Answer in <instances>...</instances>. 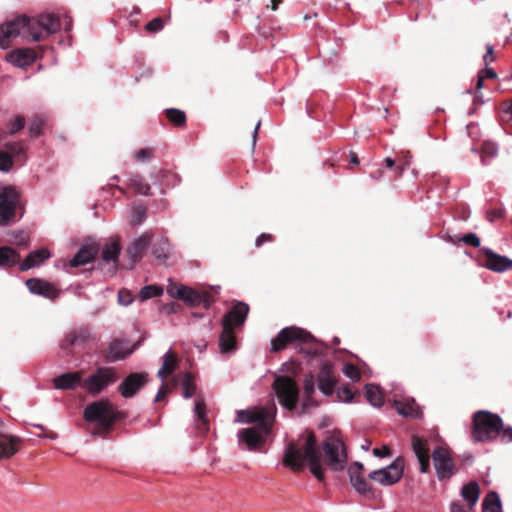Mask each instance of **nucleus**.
Here are the masks:
<instances>
[{
  "label": "nucleus",
  "instance_id": "nucleus-1",
  "mask_svg": "<svg viewBox=\"0 0 512 512\" xmlns=\"http://www.w3.org/2000/svg\"><path fill=\"white\" fill-rule=\"evenodd\" d=\"M42 29L47 36L56 34L62 29L61 16L54 13H41L35 18L18 16L0 25V48L6 49L12 38L21 37L27 42H37L43 39Z\"/></svg>",
  "mask_w": 512,
  "mask_h": 512
},
{
  "label": "nucleus",
  "instance_id": "nucleus-2",
  "mask_svg": "<svg viewBox=\"0 0 512 512\" xmlns=\"http://www.w3.org/2000/svg\"><path fill=\"white\" fill-rule=\"evenodd\" d=\"M308 463L311 473L320 481L323 480V466L320 452L312 433L301 435L297 441L287 443L283 456V464L293 471H302Z\"/></svg>",
  "mask_w": 512,
  "mask_h": 512
},
{
  "label": "nucleus",
  "instance_id": "nucleus-3",
  "mask_svg": "<svg viewBox=\"0 0 512 512\" xmlns=\"http://www.w3.org/2000/svg\"><path fill=\"white\" fill-rule=\"evenodd\" d=\"M25 214V202L20 189L0 183V227L19 222Z\"/></svg>",
  "mask_w": 512,
  "mask_h": 512
},
{
  "label": "nucleus",
  "instance_id": "nucleus-4",
  "mask_svg": "<svg viewBox=\"0 0 512 512\" xmlns=\"http://www.w3.org/2000/svg\"><path fill=\"white\" fill-rule=\"evenodd\" d=\"M503 428L502 418L487 410H480L473 415L472 439L474 442H490L498 438Z\"/></svg>",
  "mask_w": 512,
  "mask_h": 512
},
{
  "label": "nucleus",
  "instance_id": "nucleus-5",
  "mask_svg": "<svg viewBox=\"0 0 512 512\" xmlns=\"http://www.w3.org/2000/svg\"><path fill=\"white\" fill-rule=\"evenodd\" d=\"M83 418L88 423H94L104 430H110L116 421V412L108 399H100L85 407Z\"/></svg>",
  "mask_w": 512,
  "mask_h": 512
},
{
  "label": "nucleus",
  "instance_id": "nucleus-6",
  "mask_svg": "<svg viewBox=\"0 0 512 512\" xmlns=\"http://www.w3.org/2000/svg\"><path fill=\"white\" fill-rule=\"evenodd\" d=\"M167 293L170 297L182 300L189 307L202 306L209 309L213 300L207 291H198L183 284H169Z\"/></svg>",
  "mask_w": 512,
  "mask_h": 512
},
{
  "label": "nucleus",
  "instance_id": "nucleus-7",
  "mask_svg": "<svg viewBox=\"0 0 512 512\" xmlns=\"http://www.w3.org/2000/svg\"><path fill=\"white\" fill-rule=\"evenodd\" d=\"M117 380V373L113 367H99L93 374L82 382V388L90 395L96 396L102 393Z\"/></svg>",
  "mask_w": 512,
  "mask_h": 512
},
{
  "label": "nucleus",
  "instance_id": "nucleus-8",
  "mask_svg": "<svg viewBox=\"0 0 512 512\" xmlns=\"http://www.w3.org/2000/svg\"><path fill=\"white\" fill-rule=\"evenodd\" d=\"M322 447L329 468L335 472L342 471L347 464V452L343 441L337 436H329Z\"/></svg>",
  "mask_w": 512,
  "mask_h": 512
},
{
  "label": "nucleus",
  "instance_id": "nucleus-9",
  "mask_svg": "<svg viewBox=\"0 0 512 512\" xmlns=\"http://www.w3.org/2000/svg\"><path fill=\"white\" fill-rule=\"evenodd\" d=\"M276 416V407L260 408L257 410H238L235 422L256 423L264 433H271Z\"/></svg>",
  "mask_w": 512,
  "mask_h": 512
},
{
  "label": "nucleus",
  "instance_id": "nucleus-10",
  "mask_svg": "<svg viewBox=\"0 0 512 512\" xmlns=\"http://www.w3.org/2000/svg\"><path fill=\"white\" fill-rule=\"evenodd\" d=\"M273 389L283 408L293 410L296 407L299 390L294 380L287 376L276 377Z\"/></svg>",
  "mask_w": 512,
  "mask_h": 512
},
{
  "label": "nucleus",
  "instance_id": "nucleus-11",
  "mask_svg": "<svg viewBox=\"0 0 512 512\" xmlns=\"http://www.w3.org/2000/svg\"><path fill=\"white\" fill-rule=\"evenodd\" d=\"M299 341L303 343H310L315 341L314 336L308 331L298 327H285L279 331L277 336L271 340V350L278 352L282 350L287 344Z\"/></svg>",
  "mask_w": 512,
  "mask_h": 512
},
{
  "label": "nucleus",
  "instance_id": "nucleus-12",
  "mask_svg": "<svg viewBox=\"0 0 512 512\" xmlns=\"http://www.w3.org/2000/svg\"><path fill=\"white\" fill-rule=\"evenodd\" d=\"M404 460L400 457L394 459L388 466L374 470L368 474L369 479L383 485L391 486L403 476Z\"/></svg>",
  "mask_w": 512,
  "mask_h": 512
},
{
  "label": "nucleus",
  "instance_id": "nucleus-13",
  "mask_svg": "<svg viewBox=\"0 0 512 512\" xmlns=\"http://www.w3.org/2000/svg\"><path fill=\"white\" fill-rule=\"evenodd\" d=\"M26 161V147L20 142H7L0 149V172L8 173L15 162Z\"/></svg>",
  "mask_w": 512,
  "mask_h": 512
},
{
  "label": "nucleus",
  "instance_id": "nucleus-14",
  "mask_svg": "<svg viewBox=\"0 0 512 512\" xmlns=\"http://www.w3.org/2000/svg\"><path fill=\"white\" fill-rule=\"evenodd\" d=\"M432 460L436 476L440 481L450 479L455 474V464L447 448L443 446L435 447L432 452Z\"/></svg>",
  "mask_w": 512,
  "mask_h": 512
},
{
  "label": "nucleus",
  "instance_id": "nucleus-15",
  "mask_svg": "<svg viewBox=\"0 0 512 512\" xmlns=\"http://www.w3.org/2000/svg\"><path fill=\"white\" fill-rule=\"evenodd\" d=\"M120 253L121 246L118 241H111L106 243L101 251L98 268L105 274L113 276L119 266Z\"/></svg>",
  "mask_w": 512,
  "mask_h": 512
},
{
  "label": "nucleus",
  "instance_id": "nucleus-16",
  "mask_svg": "<svg viewBox=\"0 0 512 512\" xmlns=\"http://www.w3.org/2000/svg\"><path fill=\"white\" fill-rule=\"evenodd\" d=\"M136 349L135 345H131L126 339H113L107 348L105 360L109 363L121 361L130 356Z\"/></svg>",
  "mask_w": 512,
  "mask_h": 512
},
{
  "label": "nucleus",
  "instance_id": "nucleus-17",
  "mask_svg": "<svg viewBox=\"0 0 512 512\" xmlns=\"http://www.w3.org/2000/svg\"><path fill=\"white\" fill-rule=\"evenodd\" d=\"M269 434L264 433L259 424L256 427L241 429L237 433L239 446L242 449L253 450L262 444Z\"/></svg>",
  "mask_w": 512,
  "mask_h": 512
},
{
  "label": "nucleus",
  "instance_id": "nucleus-18",
  "mask_svg": "<svg viewBox=\"0 0 512 512\" xmlns=\"http://www.w3.org/2000/svg\"><path fill=\"white\" fill-rule=\"evenodd\" d=\"M481 252L485 255L486 260L483 267L490 271L503 273L512 269V259L507 256L500 255L494 252L489 247H482Z\"/></svg>",
  "mask_w": 512,
  "mask_h": 512
},
{
  "label": "nucleus",
  "instance_id": "nucleus-19",
  "mask_svg": "<svg viewBox=\"0 0 512 512\" xmlns=\"http://www.w3.org/2000/svg\"><path fill=\"white\" fill-rule=\"evenodd\" d=\"M148 374L145 372L131 373L118 386V392L124 398H132L147 383Z\"/></svg>",
  "mask_w": 512,
  "mask_h": 512
},
{
  "label": "nucleus",
  "instance_id": "nucleus-20",
  "mask_svg": "<svg viewBox=\"0 0 512 512\" xmlns=\"http://www.w3.org/2000/svg\"><path fill=\"white\" fill-rule=\"evenodd\" d=\"M249 313V306L244 302H237L222 318V328H234L244 324Z\"/></svg>",
  "mask_w": 512,
  "mask_h": 512
},
{
  "label": "nucleus",
  "instance_id": "nucleus-21",
  "mask_svg": "<svg viewBox=\"0 0 512 512\" xmlns=\"http://www.w3.org/2000/svg\"><path fill=\"white\" fill-rule=\"evenodd\" d=\"M411 448L419 463V471L423 474L430 471V455L427 441L417 435L411 438Z\"/></svg>",
  "mask_w": 512,
  "mask_h": 512
},
{
  "label": "nucleus",
  "instance_id": "nucleus-22",
  "mask_svg": "<svg viewBox=\"0 0 512 512\" xmlns=\"http://www.w3.org/2000/svg\"><path fill=\"white\" fill-rule=\"evenodd\" d=\"M25 284L32 294L43 296L50 300H54L59 297L60 290L46 280L30 278Z\"/></svg>",
  "mask_w": 512,
  "mask_h": 512
},
{
  "label": "nucleus",
  "instance_id": "nucleus-23",
  "mask_svg": "<svg viewBox=\"0 0 512 512\" xmlns=\"http://www.w3.org/2000/svg\"><path fill=\"white\" fill-rule=\"evenodd\" d=\"M151 241L152 234L149 232H145L139 237L135 238L127 247V254L132 262L131 268L134 266L135 263H137L143 258Z\"/></svg>",
  "mask_w": 512,
  "mask_h": 512
},
{
  "label": "nucleus",
  "instance_id": "nucleus-24",
  "mask_svg": "<svg viewBox=\"0 0 512 512\" xmlns=\"http://www.w3.org/2000/svg\"><path fill=\"white\" fill-rule=\"evenodd\" d=\"M37 58V54L32 48H19L11 51L7 60L17 67H27L31 65Z\"/></svg>",
  "mask_w": 512,
  "mask_h": 512
},
{
  "label": "nucleus",
  "instance_id": "nucleus-25",
  "mask_svg": "<svg viewBox=\"0 0 512 512\" xmlns=\"http://www.w3.org/2000/svg\"><path fill=\"white\" fill-rule=\"evenodd\" d=\"M82 373L80 371L63 373L53 379L55 389L73 390L82 386Z\"/></svg>",
  "mask_w": 512,
  "mask_h": 512
},
{
  "label": "nucleus",
  "instance_id": "nucleus-26",
  "mask_svg": "<svg viewBox=\"0 0 512 512\" xmlns=\"http://www.w3.org/2000/svg\"><path fill=\"white\" fill-rule=\"evenodd\" d=\"M92 339V333L88 327H80L79 329L68 333L62 341L61 348L69 349L75 345H83Z\"/></svg>",
  "mask_w": 512,
  "mask_h": 512
},
{
  "label": "nucleus",
  "instance_id": "nucleus-27",
  "mask_svg": "<svg viewBox=\"0 0 512 512\" xmlns=\"http://www.w3.org/2000/svg\"><path fill=\"white\" fill-rule=\"evenodd\" d=\"M393 406L398 414L404 417L421 418L423 415L420 406L416 404L413 398L401 400L395 399Z\"/></svg>",
  "mask_w": 512,
  "mask_h": 512
},
{
  "label": "nucleus",
  "instance_id": "nucleus-28",
  "mask_svg": "<svg viewBox=\"0 0 512 512\" xmlns=\"http://www.w3.org/2000/svg\"><path fill=\"white\" fill-rule=\"evenodd\" d=\"M51 254L48 249L40 248L30 252L26 258L20 263L21 271H28L31 268L39 266L46 259L50 258Z\"/></svg>",
  "mask_w": 512,
  "mask_h": 512
},
{
  "label": "nucleus",
  "instance_id": "nucleus-29",
  "mask_svg": "<svg viewBox=\"0 0 512 512\" xmlns=\"http://www.w3.org/2000/svg\"><path fill=\"white\" fill-rule=\"evenodd\" d=\"M97 254V248L94 245H82L73 258L70 260L71 267H79L93 261Z\"/></svg>",
  "mask_w": 512,
  "mask_h": 512
},
{
  "label": "nucleus",
  "instance_id": "nucleus-30",
  "mask_svg": "<svg viewBox=\"0 0 512 512\" xmlns=\"http://www.w3.org/2000/svg\"><path fill=\"white\" fill-rule=\"evenodd\" d=\"M20 438L0 433V460L13 456L18 451Z\"/></svg>",
  "mask_w": 512,
  "mask_h": 512
},
{
  "label": "nucleus",
  "instance_id": "nucleus-31",
  "mask_svg": "<svg viewBox=\"0 0 512 512\" xmlns=\"http://www.w3.org/2000/svg\"><path fill=\"white\" fill-rule=\"evenodd\" d=\"M319 390L326 396H330L334 392L335 379L327 365H323L318 376Z\"/></svg>",
  "mask_w": 512,
  "mask_h": 512
},
{
  "label": "nucleus",
  "instance_id": "nucleus-32",
  "mask_svg": "<svg viewBox=\"0 0 512 512\" xmlns=\"http://www.w3.org/2000/svg\"><path fill=\"white\" fill-rule=\"evenodd\" d=\"M21 255L9 246L0 247V268H11L20 265Z\"/></svg>",
  "mask_w": 512,
  "mask_h": 512
},
{
  "label": "nucleus",
  "instance_id": "nucleus-33",
  "mask_svg": "<svg viewBox=\"0 0 512 512\" xmlns=\"http://www.w3.org/2000/svg\"><path fill=\"white\" fill-rule=\"evenodd\" d=\"M480 495V487L479 484L475 481H471L465 485H463L461 489L462 498L469 503L470 510L473 509V506L477 503Z\"/></svg>",
  "mask_w": 512,
  "mask_h": 512
},
{
  "label": "nucleus",
  "instance_id": "nucleus-34",
  "mask_svg": "<svg viewBox=\"0 0 512 512\" xmlns=\"http://www.w3.org/2000/svg\"><path fill=\"white\" fill-rule=\"evenodd\" d=\"M236 341L234 330L230 328H222V333L219 337V349L222 354L230 353L235 350Z\"/></svg>",
  "mask_w": 512,
  "mask_h": 512
},
{
  "label": "nucleus",
  "instance_id": "nucleus-35",
  "mask_svg": "<svg viewBox=\"0 0 512 512\" xmlns=\"http://www.w3.org/2000/svg\"><path fill=\"white\" fill-rule=\"evenodd\" d=\"M194 415L198 425V428L201 430H208V418L206 416V404L203 398L198 397L194 403Z\"/></svg>",
  "mask_w": 512,
  "mask_h": 512
},
{
  "label": "nucleus",
  "instance_id": "nucleus-36",
  "mask_svg": "<svg viewBox=\"0 0 512 512\" xmlns=\"http://www.w3.org/2000/svg\"><path fill=\"white\" fill-rule=\"evenodd\" d=\"M170 250L171 245L169 240L166 237H161L153 244L152 254L156 259L164 262L169 257Z\"/></svg>",
  "mask_w": 512,
  "mask_h": 512
},
{
  "label": "nucleus",
  "instance_id": "nucleus-37",
  "mask_svg": "<svg viewBox=\"0 0 512 512\" xmlns=\"http://www.w3.org/2000/svg\"><path fill=\"white\" fill-rule=\"evenodd\" d=\"M366 400L374 407H381L384 403V398L380 388L374 384L365 385Z\"/></svg>",
  "mask_w": 512,
  "mask_h": 512
},
{
  "label": "nucleus",
  "instance_id": "nucleus-38",
  "mask_svg": "<svg viewBox=\"0 0 512 512\" xmlns=\"http://www.w3.org/2000/svg\"><path fill=\"white\" fill-rule=\"evenodd\" d=\"M483 512H501L502 504L498 493L492 491L489 492L482 502Z\"/></svg>",
  "mask_w": 512,
  "mask_h": 512
},
{
  "label": "nucleus",
  "instance_id": "nucleus-39",
  "mask_svg": "<svg viewBox=\"0 0 512 512\" xmlns=\"http://www.w3.org/2000/svg\"><path fill=\"white\" fill-rule=\"evenodd\" d=\"M129 186L133 188L138 194L148 196L150 195V185L145 182L143 176L140 174H131L128 178Z\"/></svg>",
  "mask_w": 512,
  "mask_h": 512
},
{
  "label": "nucleus",
  "instance_id": "nucleus-40",
  "mask_svg": "<svg viewBox=\"0 0 512 512\" xmlns=\"http://www.w3.org/2000/svg\"><path fill=\"white\" fill-rule=\"evenodd\" d=\"M181 385L183 388L182 396L185 399H189L195 394L197 387L196 384L194 383L193 376L190 372H186L183 375Z\"/></svg>",
  "mask_w": 512,
  "mask_h": 512
},
{
  "label": "nucleus",
  "instance_id": "nucleus-41",
  "mask_svg": "<svg viewBox=\"0 0 512 512\" xmlns=\"http://www.w3.org/2000/svg\"><path fill=\"white\" fill-rule=\"evenodd\" d=\"M498 154V146L494 142H484L481 148V163L486 166L489 165L487 158H494Z\"/></svg>",
  "mask_w": 512,
  "mask_h": 512
},
{
  "label": "nucleus",
  "instance_id": "nucleus-42",
  "mask_svg": "<svg viewBox=\"0 0 512 512\" xmlns=\"http://www.w3.org/2000/svg\"><path fill=\"white\" fill-rule=\"evenodd\" d=\"M147 211L143 204H137L132 207L130 222L133 226L141 225L146 219Z\"/></svg>",
  "mask_w": 512,
  "mask_h": 512
},
{
  "label": "nucleus",
  "instance_id": "nucleus-43",
  "mask_svg": "<svg viewBox=\"0 0 512 512\" xmlns=\"http://www.w3.org/2000/svg\"><path fill=\"white\" fill-rule=\"evenodd\" d=\"M163 294V288L157 285H147L141 288L139 292V298L141 301L161 296Z\"/></svg>",
  "mask_w": 512,
  "mask_h": 512
},
{
  "label": "nucleus",
  "instance_id": "nucleus-44",
  "mask_svg": "<svg viewBox=\"0 0 512 512\" xmlns=\"http://www.w3.org/2000/svg\"><path fill=\"white\" fill-rule=\"evenodd\" d=\"M166 116L172 123H174L177 126L183 125L186 121V115H185L184 111L179 110V109H175V108L167 109Z\"/></svg>",
  "mask_w": 512,
  "mask_h": 512
},
{
  "label": "nucleus",
  "instance_id": "nucleus-45",
  "mask_svg": "<svg viewBox=\"0 0 512 512\" xmlns=\"http://www.w3.org/2000/svg\"><path fill=\"white\" fill-rule=\"evenodd\" d=\"M25 126V118L23 116H16L14 119L10 120L6 127L9 135H14L18 131L22 130Z\"/></svg>",
  "mask_w": 512,
  "mask_h": 512
},
{
  "label": "nucleus",
  "instance_id": "nucleus-46",
  "mask_svg": "<svg viewBox=\"0 0 512 512\" xmlns=\"http://www.w3.org/2000/svg\"><path fill=\"white\" fill-rule=\"evenodd\" d=\"M411 164V155L408 151L402 152V156L397 160V177H401Z\"/></svg>",
  "mask_w": 512,
  "mask_h": 512
},
{
  "label": "nucleus",
  "instance_id": "nucleus-47",
  "mask_svg": "<svg viewBox=\"0 0 512 512\" xmlns=\"http://www.w3.org/2000/svg\"><path fill=\"white\" fill-rule=\"evenodd\" d=\"M162 368H164L168 372H173L176 365V356L172 352L171 349H169L162 357Z\"/></svg>",
  "mask_w": 512,
  "mask_h": 512
},
{
  "label": "nucleus",
  "instance_id": "nucleus-48",
  "mask_svg": "<svg viewBox=\"0 0 512 512\" xmlns=\"http://www.w3.org/2000/svg\"><path fill=\"white\" fill-rule=\"evenodd\" d=\"M10 242L18 246L27 247L29 243V237L24 231H14L11 233Z\"/></svg>",
  "mask_w": 512,
  "mask_h": 512
},
{
  "label": "nucleus",
  "instance_id": "nucleus-49",
  "mask_svg": "<svg viewBox=\"0 0 512 512\" xmlns=\"http://www.w3.org/2000/svg\"><path fill=\"white\" fill-rule=\"evenodd\" d=\"M352 487L361 495H368L372 493L373 490L372 486L365 478L358 481L355 480V483L352 484Z\"/></svg>",
  "mask_w": 512,
  "mask_h": 512
},
{
  "label": "nucleus",
  "instance_id": "nucleus-50",
  "mask_svg": "<svg viewBox=\"0 0 512 512\" xmlns=\"http://www.w3.org/2000/svg\"><path fill=\"white\" fill-rule=\"evenodd\" d=\"M44 121L40 117H35L29 125V134L31 137H38L42 133Z\"/></svg>",
  "mask_w": 512,
  "mask_h": 512
},
{
  "label": "nucleus",
  "instance_id": "nucleus-51",
  "mask_svg": "<svg viewBox=\"0 0 512 512\" xmlns=\"http://www.w3.org/2000/svg\"><path fill=\"white\" fill-rule=\"evenodd\" d=\"M343 373L346 377H348L354 382L360 379V372L354 364L346 363L343 366Z\"/></svg>",
  "mask_w": 512,
  "mask_h": 512
},
{
  "label": "nucleus",
  "instance_id": "nucleus-52",
  "mask_svg": "<svg viewBox=\"0 0 512 512\" xmlns=\"http://www.w3.org/2000/svg\"><path fill=\"white\" fill-rule=\"evenodd\" d=\"M460 241H462L466 245H470V246L475 247V248L480 247V245H481L480 238L477 236V234H475L473 232H470V233H467V234L463 235L460 238Z\"/></svg>",
  "mask_w": 512,
  "mask_h": 512
},
{
  "label": "nucleus",
  "instance_id": "nucleus-53",
  "mask_svg": "<svg viewBox=\"0 0 512 512\" xmlns=\"http://www.w3.org/2000/svg\"><path fill=\"white\" fill-rule=\"evenodd\" d=\"M305 396L309 399L315 391V381L312 375H306L303 381Z\"/></svg>",
  "mask_w": 512,
  "mask_h": 512
},
{
  "label": "nucleus",
  "instance_id": "nucleus-54",
  "mask_svg": "<svg viewBox=\"0 0 512 512\" xmlns=\"http://www.w3.org/2000/svg\"><path fill=\"white\" fill-rule=\"evenodd\" d=\"M134 298L130 291L120 290L118 292V303L122 306H129L133 303Z\"/></svg>",
  "mask_w": 512,
  "mask_h": 512
},
{
  "label": "nucleus",
  "instance_id": "nucleus-55",
  "mask_svg": "<svg viewBox=\"0 0 512 512\" xmlns=\"http://www.w3.org/2000/svg\"><path fill=\"white\" fill-rule=\"evenodd\" d=\"M163 27H164L163 19L160 17H156V18L152 19L145 26L146 30H148L150 32L161 31L163 29Z\"/></svg>",
  "mask_w": 512,
  "mask_h": 512
},
{
  "label": "nucleus",
  "instance_id": "nucleus-56",
  "mask_svg": "<svg viewBox=\"0 0 512 512\" xmlns=\"http://www.w3.org/2000/svg\"><path fill=\"white\" fill-rule=\"evenodd\" d=\"M153 155V149L152 148H142L139 151L134 153V157L137 161L140 162H146L151 159Z\"/></svg>",
  "mask_w": 512,
  "mask_h": 512
},
{
  "label": "nucleus",
  "instance_id": "nucleus-57",
  "mask_svg": "<svg viewBox=\"0 0 512 512\" xmlns=\"http://www.w3.org/2000/svg\"><path fill=\"white\" fill-rule=\"evenodd\" d=\"M502 434H501V441L504 443H510L512 442V426H507L501 428Z\"/></svg>",
  "mask_w": 512,
  "mask_h": 512
},
{
  "label": "nucleus",
  "instance_id": "nucleus-58",
  "mask_svg": "<svg viewBox=\"0 0 512 512\" xmlns=\"http://www.w3.org/2000/svg\"><path fill=\"white\" fill-rule=\"evenodd\" d=\"M493 52H494L493 46L491 44H487L486 45V54L483 56V61L485 63V66H488L490 63H492L494 61Z\"/></svg>",
  "mask_w": 512,
  "mask_h": 512
},
{
  "label": "nucleus",
  "instance_id": "nucleus-59",
  "mask_svg": "<svg viewBox=\"0 0 512 512\" xmlns=\"http://www.w3.org/2000/svg\"><path fill=\"white\" fill-rule=\"evenodd\" d=\"M338 395L344 402H349L353 398V393L348 387L341 388L338 391Z\"/></svg>",
  "mask_w": 512,
  "mask_h": 512
},
{
  "label": "nucleus",
  "instance_id": "nucleus-60",
  "mask_svg": "<svg viewBox=\"0 0 512 512\" xmlns=\"http://www.w3.org/2000/svg\"><path fill=\"white\" fill-rule=\"evenodd\" d=\"M348 477L351 485L355 483V480L358 481L365 478L361 472L354 471V468H348Z\"/></svg>",
  "mask_w": 512,
  "mask_h": 512
},
{
  "label": "nucleus",
  "instance_id": "nucleus-61",
  "mask_svg": "<svg viewBox=\"0 0 512 512\" xmlns=\"http://www.w3.org/2000/svg\"><path fill=\"white\" fill-rule=\"evenodd\" d=\"M373 455L379 458H384L390 455L389 447L383 445L382 448H375L372 451Z\"/></svg>",
  "mask_w": 512,
  "mask_h": 512
},
{
  "label": "nucleus",
  "instance_id": "nucleus-62",
  "mask_svg": "<svg viewBox=\"0 0 512 512\" xmlns=\"http://www.w3.org/2000/svg\"><path fill=\"white\" fill-rule=\"evenodd\" d=\"M479 75L485 76V78H491V79H494L497 77V73L494 71V69L489 68L488 66H486L484 69H482L479 72Z\"/></svg>",
  "mask_w": 512,
  "mask_h": 512
},
{
  "label": "nucleus",
  "instance_id": "nucleus-63",
  "mask_svg": "<svg viewBox=\"0 0 512 512\" xmlns=\"http://www.w3.org/2000/svg\"><path fill=\"white\" fill-rule=\"evenodd\" d=\"M62 20V29H64L66 32L70 31L72 28V19L68 15H63L61 17Z\"/></svg>",
  "mask_w": 512,
  "mask_h": 512
},
{
  "label": "nucleus",
  "instance_id": "nucleus-64",
  "mask_svg": "<svg viewBox=\"0 0 512 512\" xmlns=\"http://www.w3.org/2000/svg\"><path fill=\"white\" fill-rule=\"evenodd\" d=\"M450 512H468L460 502H452Z\"/></svg>",
  "mask_w": 512,
  "mask_h": 512
}]
</instances>
